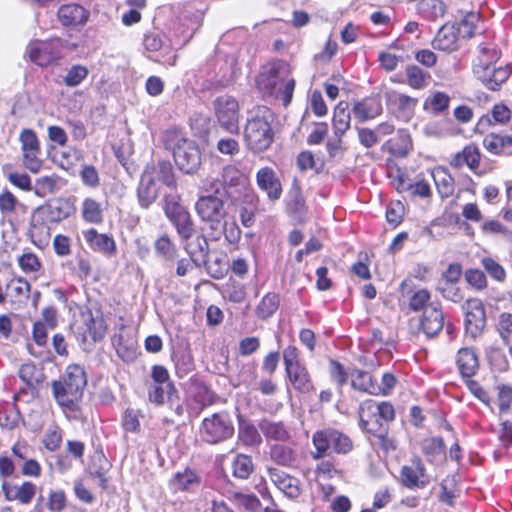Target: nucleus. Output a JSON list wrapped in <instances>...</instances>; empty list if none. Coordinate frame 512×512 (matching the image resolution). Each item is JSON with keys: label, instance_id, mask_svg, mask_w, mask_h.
Returning <instances> with one entry per match:
<instances>
[{"label": "nucleus", "instance_id": "obj_1", "mask_svg": "<svg viewBox=\"0 0 512 512\" xmlns=\"http://www.w3.org/2000/svg\"><path fill=\"white\" fill-rule=\"evenodd\" d=\"M479 54L473 62V73L488 89L497 90L510 76L507 65L496 66L500 51L494 44L481 43Z\"/></svg>", "mask_w": 512, "mask_h": 512}, {"label": "nucleus", "instance_id": "obj_2", "mask_svg": "<svg viewBox=\"0 0 512 512\" xmlns=\"http://www.w3.org/2000/svg\"><path fill=\"white\" fill-rule=\"evenodd\" d=\"M164 143L173 152L179 170L186 174L195 173L201 164V153L196 144L184 138L180 130H165Z\"/></svg>", "mask_w": 512, "mask_h": 512}, {"label": "nucleus", "instance_id": "obj_3", "mask_svg": "<svg viewBox=\"0 0 512 512\" xmlns=\"http://www.w3.org/2000/svg\"><path fill=\"white\" fill-rule=\"evenodd\" d=\"M86 383L83 368L79 365H69L62 380L54 381L52 384L57 403L64 408L74 410L82 398Z\"/></svg>", "mask_w": 512, "mask_h": 512}, {"label": "nucleus", "instance_id": "obj_4", "mask_svg": "<svg viewBox=\"0 0 512 512\" xmlns=\"http://www.w3.org/2000/svg\"><path fill=\"white\" fill-rule=\"evenodd\" d=\"M234 434L231 417L226 412H217L205 417L199 427L200 439L208 444H218Z\"/></svg>", "mask_w": 512, "mask_h": 512}, {"label": "nucleus", "instance_id": "obj_5", "mask_svg": "<svg viewBox=\"0 0 512 512\" xmlns=\"http://www.w3.org/2000/svg\"><path fill=\"white\" fill-rule=\"evenodd\" d=\"M312 442L315 447V452H312L314 459L323 458L328 454L329 449H333V451L339 454H346L353 448L351 439L335 429H324L315 432Z\"/></svg>", "mask_w": 512, "mask_h": 512}, {"label": "nucleus", "instance_id": "obj_6", "mask_svg": "<svg viewBox=\"0 0 512 512\" xmlns=\"http://www.w3.org/2000/svg\"><path fill=\"white\" fill-rule=\"evenodd\" d=\"M63 47L64 42L60 38L35 40L29 44L27 54L33 63L45 67L61 58Z\"/></svg>", "mask_w": 512, "mask_h": 512}, {"label": "nucleus", "instance_id": "obj_7", "mask_svg": "<svg viewBox=\"0 0 512 512\" xmlns=\"http://www.w3.org/2000/svg\"><path fill=\"white\" fill-rule=\"evenodd\" d=\"M151 380L152 382L147 383V395L151 403L162 405L164 404L165 394L170 398L176 392L168 370L162 365L152 367Z\"/></svg>", "mask_w": 512, "mask_h": 512}, {"label": "nucleus", "instance_id": "obj_8", "mask_svg": "<svg viewBox=\"0 0 512 512\" xmlns=\"http://www.w3.org/2000/svg\"><path fill=\"white\" fill-rule=\"evenodd\" d=\"M288 73L289 65L285 61L272 62L257 77V86L263 93L273 95Z\"/></svg>", "mask_w": 512, "mask_h": 512}, {"label": "nucleus", "instance_id": "obj_9", "mask_svg": "<svg viewBox=\"0 0 512 512\" xmlns=\"http://www.w3.org/2000/svg\"><path fill=\"white\" fill-rule=\"evenodd\" d=\"M195 210L202 221L210 223L212 229H217L226 215L224 202L214 195L201 196Z\"/></svg>", "mask_w": 512, "mask_h": 512}, {"label": "nucleus", "instance_id": "obj_10", "mask_svg": "<svg viewBox=\"0 0 512 512\" xmlns=\"http://www.w3.org/2000/svg\"><path fill=\"white\" fill-rule=\"evenodd\" d=\"M465 331L472 339H476L483 332L486 325V314L480 299H468L464 305Z\"/></svg>", "mask_w": 512, "mask_h": 512}, {"label": "nucleus", "instance_id": "obj_11", "mask_svg": "<svg viewBox=\"0 0 512 512\" xmlns=\"http://www.w3.org/2000/svg\"><path fill=\"white\" fill-rule=\"evenodd\" d=\"M22 144L23 164L32 173H38L42 167L39 158L40 144L33 130H22L20 134Z\"/></svg>", "mask_w": 512, "mask_h": 512}, {"label": "nucleus", "instance_id": "obj_12", "mask_svg": "<svg viewBox=\"0 0 512 512\" xmlns=\"http://www.w3.org/2000/svg\"><path fill=\"white\" fill-rule=\"evenodd\" d=\"M376 410H378L376 402L373 400H366L361 403L359 407L360 425L367 433L382 437L387 427L381 421Z\"/></svg>", "mask_w": 512, "mask_h": 512}, {"label": "nucleus", "instance_id": "obj_13", "mask_svg": "<svg viewBox=\"0 0 512 512\" xmlns=\"http://www.w3.org/2000/svg\"><path fill=\"white\" fill-rule=\"evenodd\" d=\"M215 112L222 128H237L238 102L231 96L223 95L216 98Z\"/></svg>", "mask_w": 512, "mask_h": 512}, {"label": "nucleus", "instance_id": "obj_14", "mask_svg": "<svg viewBox=\"0 0 512 512\" xmlns=\"http://www.w3.org/2000/svg\"><path fill=\"white\" fill-rule=\"evenodd\" d=\"M36 490V485L29 481L20 485L6 480L2 483V492L5 499L7 501H17L23 505H27L33 500Z\"/></svg>", "mask_w": 512, "mask_h": 512}, {"label": "nucleus", "instance_id": "obj_15", "mask_svg": "<svg viewBox=\"0 0 512 512\" xmlns=\"http://www.w3.org/2000/svg\"><path fill=\"white\" fill-rule=\"evenodd\" d=\"M382 110V102L379 96L367 97L354 104L352 109L353 119L357 123H364L379 116Z\"/></svg>", "mask_w": 512, "mask_h": 512}, {"label": "nucleus", "instance_id": "obj_16", "mask_svg": "<svg viewBox=\"0 0 512 512\" xmlns=\"http://www.w3.org/2000/svg\"><path fill=\"white\" fill-rule=\"evenodd\" d=\"M271 482L288 498H297L300 493L299 480L277 468H269Z\"/></svg>", "mask_w": 512, "mask_h": 512}, {"label": "nucleus", "instance_id": "obj_17", "mask_svg": "<svg viewBox=\"0 0 512 512\" xmlns=\"http://www.w3.org/2000/svg\"><path fill=\"white\" fill-rule=\"evenodd\" d=\"M57 17L65 27H75L86 23L89 12L80 4L70 3L59 7Z\"/></svg>", "mask_w": 512, "mask_h": 512}, {"label": "nucleus", "instance_id": "obj_18", "mask_svg": "<svg viewBox=\"0 0 512 512\" xmlns=\"http://www.w3.org/2000/svg\"><path fill=\"white\" fill-rule=\"evenodd\" d=\"M256 180L258 187L266 192L270 200H278L281 197V183L272 168H261L257 172Z\"/></svg>", "mask_w": 512, "mask_h": 512}, {"label": "nucleus", "instance_id": "obj_19", "mask_svg": "<svg viewBox=\"0 0 512 512\" xmlns=\"http://www.w3.org/2000/svg\"><path fill=\"white\" fill-rule=\"evenodd\" d=\"M455 362L463 378L473 377L479 369L478 355L476 351L470 347L460 348L456 353Z\"/></svg>", "mask_w": 512, "mask_h": 512}, {"label": "nucleus", "instance_id": "obj_20", "mask_svg": "<svg viewBox=\"0 0 512 512\" xmlns=\"http://www.w3.org/2000/svg\"><path fill=\"white\" fill-rule=\"evenodd\" d=\"M137 194L139 203L143 208H148L157 198L158 189L152 169L149 166L145 168L141 176Z\"/></svg>", "mask_w": 512, "mask_h": 512}, {"label": "nucleus", "instance_id": "obj_21", "mask_svg": "<svg viewBox=\"0 0 512 512\" xmlns=\"http://www.w3.org/2000/svg\"><path fill=\"white\" fill-rule=\"evenodd\" d=\"M459 35L456 32V25L446 23L437 32L432 41V46L436 50L444 52H453L458 49Z\"/></svg>", "mask_w": 512, "mask_h": 512}, {"label": "nucleus", "instance_id": "obj_22", "mask_svg": "<svg viewBox=\"0 0 512 512\" xmlns=\"http://www.w3.org/2000/svg\"><path fill=\"white\" fill-rule=\"evenodd\" d=\"M444 326V316L441 309L435 305L430 304L424 309L423 317L421 320V327L427 337H434L437 335Z\"/></svg>", "mask_w": 512, "mask_h": 512}, {"label": "nucleus", "instance_id": "obj_23", "mask_svg": "<svg viewBox=\"0 0 512 512\" xmlns=\"http://www.w3.org/2000/svg\"><path fill=\"white\" fill-rule=\"evenodd\" d=\"M258 426L267 440L286 442L291 438L290 429L282 421L265 418Z\"/></svg>", "mask_w": 512, "mask_h": 512}, {"label": "nucleus", "instance_id": "obj_24", "mask_svg": "<svg viewBox=\"0 0 512 512\" xmlns=\"http://www.w3.org/2000/svg\"><path fill=\"white\" fill-rule=\"evenodd\" d=\"M83 237L94 251L111 255L116 250L114 239L107 234L98 233L94 228L84 231Z\"/></svg>", "mask_w": 512, "mask_h": 512}, {"label": "nucleus", "instance_id": "obj_25", "mask_svg": "<svg viewBox=\"0 0 512 512\" xmlns=\"http://www.w3.org/2000/svg\"><path fill=\"white\" fill-rule=\"evenodd\" d=\"M286 374L291 385L298 392L309 393L314 390L310 374L304 364L287 370Z\"/></svg>", "mask_w": 512, "mask_h": 512}, {"label": "nucleus", "instance_id": "obj_26", "mask_svg": "<svg viewBox=\"0 0 512 512\" xmlns=\"http://www.w3.org/2000/svg\"><path fill=\"white\" fill-rule=\"evenodd\" d=\"M480 164V153L476 146L468 145L461 152L456 153L450 161L453 168L460 169L467 165L469 169L477 173Z\"/></svg>", "mask_w": 512, "mask_h": 512}, {"label": "nucleus", "instance_id": "obj_27", "mask_svg": "<svg viewBox=\"0 0 512 512\" xmlns=\"http://www.w3.org/2000/svg\"><path fill=\"white\" fill-rule=\"evenodd\" d=\"M245 141L255 153L266 150L273 141L272 130H245Z\"/></svg>", "mask_w": 512, "mask_h": 512}, {"label": "nucleus", "instance_id": "obj_28", "mask_svg": "<svg viewBox=\"0 0 512 512\" xmlns=\"http://www.w3.org/2000/svg\"><path fill=\"white\" fill-rule=\"evenodd\" d=\"M351 386L364 393H368L371 395H376V392L380 391L378 389V384L373 380L372 375L363 370L353 369L349 373Z\"/></svg>", "mask_w": 512, "mask_h": 512}, {"label": "nucleus", "instance_id": "obj_29", "mask_svg": "<svg viewBox=\"0 0 512 512\" xmlns=\"http://www.w3.org/2000/svg\"><path fill=\"white\" fill-rule=\"evenodd\" d=\"M480 15L477 12H467L456 21V32L461 38H471L480 32Z\"/></svg>", "mask_w": 512, "mask_h": 512}, {"label": "nucleus", "instance_id": "obj_30", "mask_svg": "<svg viewBox=\"0 0 512 512\" xmlns=\"http://www.w3.org/2000/svg\"><path fill=\"white\" fill-rule=\"evenodd\" d=\"M275 117L266 106H257L249 112L245 128H272Z\"/></svg>", "mask_w": 512, "mask_h": 512}, {"label": "nucleus", "instance_id": "obj_31", "mask_svg": "<svg viewBox=\"0 0 512 512\" xmlns=\"http://www.w3.org/2000/svg\"><path fill=\"white\" fill-rule=\"evenodd\" d=\"M172 359L179 378H184L195 369L194 359L190 349L178 348L173 352Z\"/></svg>", "mask_w": 512, "mask_h": 512}, {"label": "nucleus", "instance_id": "obj_32", "mask_svg": "<svg viewBox=\"0 0 512 512\" xmlns=\"http://www.w3.org/2000/svg\"><path fill=\"white\" fill-rule=\"evenodd\" d=\"M184 248L196 265H199L200 262H206L208 256V242L204 236L198 235L192 241H190V239L184 241Z\"/></svg>", "mask_w": 512, "mask_h": 512}, {"label": "nucleus", "instance_id": "obj_33", "mask_svg": "<svg viewBox=\"0 0 512 512\" xmlns=\"http://www.w3.org/2000/svg\"><path fill=\"white\" fill-rule=\"evenodd\" d=\"M417 11L423 19L436 21L445 15L446 5L441 0H420Z\"/></svg>", "mask_w": 512, "mask_h": 512}, {"label": "nucleus", "instance_id": "obj_34", "mask_svg": "<svg viewBox=\"0 0 512 512\" xmlns=\"http://www.w3.org/2000/svg\"><path fill=\"white\" fill-rule=\"evenodd\" d=\"M425 470L420 460L413 463L412 466H404L401 471L402 481L407 487H424L426 481L423 480Z\"/></svg>", "mask_w": 512, "mask_h": 512}, {"label": "nucleus", "instance_id": "obj_35", "mask_svg": "<svg viewBox=\"0 0 512 512\" xmlns=\"http://www.w3.org/2000/svg\"><path fill=\"white\" fill-rule=\"evenodd\" d=\"M483 145L489 152L493 154H511L512 136H502L497 133H490L484 138Z\"/></svg>", "mask_w": 512, "mask_h": 512}, {"label": "nucleus", "instance_id": "obj_36", "mask_svg": "<svg viewBox=\"0 0 512 512\" xmlns=\"http://www.w3.org/2000/svg\"><path fill=\"white\" fill-rule=\"evenodd\" d=\"M175 226L179 237L183 241H187L192 238L195 233L194 224L189 212L185 209L182 212L168 218Z\"/></svg>", "mask_w": 512, "mask_h": 512}, {"label": "nucleus", "instance_id": "obj_37", "mask_svg": "<svg viewBox=\"0 0 512 512\" xmlns=\"http://www.w3.org/2000/svg\"><path fill=\"white\" fill-rule=\"evenodd\" d=\"M510 117L511 112L508 107L503 104H497L493 107L491 115H484L479 119L477 128L494 124L504 125L509 121Z\"/></svg>", "mask_w": 512, "mask_h": 512}, {"label": "nucleus", "instance_id": "obj_38", "mask_svg": "<svg viewBox=\"0 0 512 512\" xmlns=\"http://www.w3.org/2000/svg\"><path fill=\"white\" fill-rule=\"evenodd\" d=\"M106 327L101 317L94 318L91 312L85 315V330L83 332L84 339L90 338L97 342L105 336Z\"/></svg>", "mask_w": 512, "mask_h": 512}, {"label": "nucleus", "instance_id": "obj_39", "mask_svg": "<svg viewBox=\"0 0 512 512\" xmlns=\"http://www.w3.org/2000/svg\"><path fill=\"white\" fill-rule=\"evenodd\" d=\"M432 177L438 192L442 197H449L454 191V180L448 173L447 169L443 167H437L432 171Z\"/></svg>", "mask_w": 512, "mask_h": 512}, {"label": "nucleus", "instance_id": "obj_40", "mask_svg": "<svg viewBox=\"0 0 512 512\" xmlns=\"http://www.w3.org/2000/svg\"><path fill=\"white\" fill-rule=\"evenodd\" d=\"M238 438L246 446L259 445L262 441L257 427L247 420H239Z\"/></svg>", "mask_w": 512, "mask_h": 512}, {"label": "nucleus", "instance_id": "obj_41", "mask_svg": "<svg viewBox=\"0 0 512 512\" xmlns=\"http://www.w3.org/2000/svg\"><path fill=\"white\" fill-rule=\"evenodd\" d=\"M143 46L145 50L150 53L169 51L171 49L170 42L164 40L161 33L155 30L144 34Z\"/></svg>", "mask_w": 512, "mask_h": 512}, {"label": "nucleus", "instance_id": "obj_42", "mask_svg": "<svg viewBox=\"0 0 512 512\" xmlns=\"http://www.w3.org/2000/svg\"><path fill=\"white\" fill-rule=\"evenodd\" d=\"M279 307V296L276 293L266 294L256 307V315L261 319L271 317Z\"/></svg>", "mask_w": 512, "mask_h": 512}, {"label": "nucleus", "instance_id": "obj_43", "mask_svg": "<svg viewBox=\"0 0 512 512\" xmlns=\"http://www.w3.org/2000/svg\"><path fill=\"white\" fill-rule=\"evenodd\" d=\"M199 479L197 474L191 469H185L183 472H178L172 480V484L179 490H190L197 486Z\"/></svg>", "mask_w": 512, "mask_h": 512}, {"label": "nucleus", "instance_id": "obj_44", "mask_svg": "<svg viewBox=\"0 0 512 512\" xmlns=\"http://www.w3.org/2000/svg\"><path fill=\"white\" fill-rule=\"evenodd\" d=\"M114 346L117 355L125 362H132L136 358V342L133 339L124 342L123 337L119 335L114 339Z\"/></svg>", "mask_w": 512, "mask_h": 512}, {"label": "nucleus", "instance_id": "obj_45", "mask_svg": "<svg viewBox=\"0 0 512 512\" xmlns=\"http://www.w3.org/2000/svg\"><path fill=\"white\" fill-rule=\"evenodd\" d=\"M233 475L240 479H247L253 471V462L250 456L237 455L232 463Z\"/></svg>", "mask_w": 512, "mask_h": 512}, {"label": "nucleus", "instance_id": "obj_46", "mask_svg": "<svg viewBox=\"0 0 512 512\" xmlns=\"http://www.w3.org/2000/svg\"><path fill=\"white\" fill-rule=\"evenodd\" d=\"M83 218L90 223H100L103 219L100 203L96 200L87 198L83 202Z\"/></svg>", "mask_w": 512, "mask_h": 512}, {"label": "nucleus", "instance_id": "obj_47", "mask_svg": "<svg viewBox=\"0 0 512 512\" xmlns=\"http://www.w3.org/2000/svg\"><path fill=\"white\" fill-rule=\"evenodd\" d=\"M152 172L154 170L159 178V180L165 184L167 187L175 188L176 187V178L173 172V168L170 162L168 161H159L157 167H150Z\"/></svg>", "mask_w": 512, "mask_h": 512}, {"label": "nucleus", "instance_id": "obj_48", "mask_svg": "<svg viewBox=\"0 0 512 512\" xmlns=\"http://www.w3.org/2000/svg\"><path fill=\"white\" fill-rule=\"evenodd\" d=\"M449 102L450 97L446 93L438 91L425 100L424 108L426 110L430 109L434 113H441L448 108Z\"/></svg>", "mask_w": 512, "mask_h": 512}, {"label": "nucleus", "instance_id": "obj_49", "mask_svg": "<svg viewBox=\"0 0 512 512\" xmlns=\"http://www.w3.org/2000/svg\"><path fill=\"white\" fill-rule=\"evenodd\" d=\"M422 451L432 461L443 453L444 442L440 437H429L422 441Z\"/></svg>", "mask_w": 512, "mask_h": 512}, {"label": "nucleus", "instance_id": "obj_50", "mask_svg": "<svg viewBox=\"0 0 512 512\" xmlns=\"http://www.w3.org/2000/svg\"><path fill=\"white\" fill-rule=\"evenodd\" d=\"M155 251L157 255L165 260H174L176 258V247L167 235H163L156 240Z\"/></svg>", "mask_w": 512, "mask_h": 512}, {"label": "nucleus", "instance_id": "obj_51", "mask_svg": "<svg viewBox=\"0 0 512 512\" xmlns=\"http://www.w3.org/2000/svg\"><path fill=\"white\" fill-rule=\"evenodd\" d=\"M496 328L503 342L512 344V314L501 313Z\"/></svg>", "mask_w": 512, "mask_h": 512}, {"label": "nucleus", "instance_id": "obj_52", "mask_svg": "<svg viewBox=\"0 0 512 512\" xmlns=\"http://www.w3.org/2000/svg\"><path fill=\"white\" fill-rule=\"evenodd\" d=\"M87 67L82 65H73L67 72L63 82L68 87H76L88 76Z\"/></svg>", "mask_w": 512, "mask_h": 512}, {"label": "nucleus", "instance_id": "obj_53", "mask_svg": "<svg viewBox=\"0 0 512 512\" xmlns=\"http://www.w3.org/2000/svg\"><path fill=\"white\" fill-rule=\"evenodd\" d=\"M271 458L280 465H290L294 460V452L284 445H274L270 451Z\"/></svg>", "mask_w": 512, "mask_h": 512}, {"label": "nucleus", "instance_id": "obj_54", "mask_svg": "<svg viewBox=\"0 0 512 512\" xmlns=\"http://www.w3.org/2000/svg\"><path fill=\"white\" fill-rule=\"evenodd\" d=\"M351 110L347 102L341 101L334 109L333 124L337 128L339 125H343L344 128H350L351 121Z\"/></svg>", "mask_w": 512, "mask_h": 512}, {"label": "nucleus", "instance_id": "obj_55", "mask_svg": "<svg viewBox=\"0 0 512 512\" xmlns=\"http://www.w3.org/2000/svg\"><path fill=\"white\" fill-rule=\"evenodd\" d=\"M54 151V158L59 161V165L62 168L68 169L73 165L74 161L78 159V152L70 147L57 148Z\"/></svg>", "mask_w": 512, "mask_h": 512}, {"label": "nucleus", "instance_id": "obj_56", "mask_svg": "<svg viewBox=\"0 0 512 512\" xmlns=\"http://www.w3.org/2000/svg\"><path fill=\"white\" fill-rule=\"evenodd\" d=\"M18 264L25 273L38 272L41 268V262L34 253H24L18 258Z\"/></svg>", "mask_w": 512, "mask_h": 512}, {"label": "nucleus", "instance_id": "obj_57", "mask_svg": "<svg viewBox=\"0 0 512 512\" xmlns=\"http://www.w3.org/2000/svg\"><path fill=\"white\" fill-rule=\"evenodd\" d=\"M9 288L12 289V294L15 297H25V298H28L30 290H31V285L23 277H17V278L11 279L7 283L6 289H9Z\"/></svg>", "mask_w": 512, "mask_h": 512}, {"label": "nucleus", "instance_id": "obj_58", "mask_svg": "<svg viewBox=\"0 0 512 512\" xmlns=\"http://www.w3.org/2000/svg\"><path fill=\"white\" fill-rule=\"evenodd\" d=\"M82 183L90 188H96L100 184V177L97 169L92 165H83L80 170Z\"/></svg>", "mask_w": 512, "mask_h": 512}, {"label": "nucleus", "instance_id": "obj_59", "mask_svg": "<svg viewBox=\"0 0 512 512\" xmlns=\"http://www.w3.org/2000/svg\"><path fill=\"white\" fill-rule=\"evenodd\" d=\"M482 266L486 270V272L495 280L503 281L506 277V272L504 268L496 262L494 259L490 257H485L481 261Z\"/></svg>", "mask_w": 512, "mask_h": 512}, {"label": "nucleus", "instance_id": "obj_60", "mask_svg": "<svg viewBox=\"0 0 512 512\" xmlns=\"http://www.w3.org/2000/svg\"><path fill=\"white\" fill-rule=\"evenodd\" d=\"M185 208L180 204V196L176 193L167 194L164 196V212L167 218H170Z\"/></svg>", "mask_w": 512, "mask_h": 512}, {"label": "nucleus", "instance_id": "obj_61", "mask_svg": "<svg viewBox=\"0 0 512 512\" xmlns=\"http://www.w3.org/2000/svg\"><path fill=\"white\" fill-rule=\"evenodd\" d=\"M140 413L134 409H126L122 418V426L125 431L138 432L140 430Z\"/></svg>", "mask_w": 512, "mask_h": 512}, {"label": "nucleus", "instance_id": "obj_62", "mask_svg": "<svg viewBox=\"0 0 512 512\" xmlns=\"http://www.w3.org/2000/svg\"><path fill=\"white\" fill-rule=\"evenodd\" d=\"M406 74L411 87L420 89L425 85V73L418 66L407 67Z\"/></svg>", "mask_w": 512, "mask_h": 512}, {"label": "nucleus", "instance_id": "obj_63", "mask_svg": "<svg viewBox=\"0 0 512 512\" xmlns=\"http://www.w3.org/2000/svg\"><path fill=\"white\" fill-rule=\"evenodd\" d=\"M47 505L52 512L62 511L66 506L65 493L62 490L50 491Z\"/></svg>", "mask_w": 512, "mask_h": 512}, {"label": "nucleus", "instance_id": "obj_64", "mask_svg": "<svg viewBox=\"0 0 512 512\" xmlns=\"http://www.w3.org/2000/svg\"><path fill=\"white\" fill-rule=\"evenodd\" d=\"M498 406L501 412H507L512 406V388L502 385L498 388Z\"/></svg>", "mask_w": 512, "mask_h": 512}]
</instances>
